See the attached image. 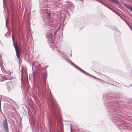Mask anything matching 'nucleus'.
Returning a JSON list of instances; mask_svg holds the SVG:
<instances>
[{
    "label": "nucleus",
    "mask_w": 132,
    "mask_h": 132,
    "mask_svg": "<svg viewBox=\"0 0 132 132\" xmlns=\"http://www.w3.org/2000/svg\"><path fill=\"white\" fill-rule=\"evenodd\" d=\"M50 102L48 104V106L50 110L51 115H47L48 126L51 130H54L56 125L55 121L57 123L59 122L60 113L59 109L55 100L53 98L50 90Z\"/></svg>",
    "instance_id": "f257e3e1"
},
{
    "label": "nucleus",
    "mask_w": 132,
    "mask_h": 132,
    "mask_svg": "<svg viewBox=\"0 0 132 132\" xmlns=\"http://www.w3.org/2000/svg\"><path fill=\"white\" fill-rule=\"evenodd\" d=\"M49 11L47 10L44 9L43 10L42 13L43 16L42 18L41 21L42 24L45 26L53 27L54 22L53 19H49L46 18L47 13Z\"/></svg>",
    "instance_id": "f03ea898"
},
{
    "label": "nucleus",
    "mask_w": 132,
    "mask_h": 132,
    "mask_svg": "<svg viewBox=\"0 0 132 132\" xmlns=\"http://www.w3.org/2000/svg\"><path fill=\"white\" fill-rule=\"evenodd\" d=\"M116 102L114 101H109L107 100L104 101L106 108L108 109L109 111L114 112L116 111V109L114 107V105H113Z\"/></svg>",
    "instance_id": "7ed1b4c3"
},
{
    "label": "nucleus",
    "mask_w": 132,
    "mask_h": 132,
    "mask_svg": "<svg viewBox=\"0 0 132 132\" xmlns=\"http://www.w3.org/2000/svg\"><path fill=\"white\" fill-rule=\"evenodd\" d=\"M12 34V39L13 42V45L15 51V52L16 53V56L18 58V59L19 60V59L20 58V49L19 46L18 45L17 43H15L13 39V34Z\"/></svg>",
    "instance_id": "20e7f679"
},
{
    "label": "nucleus",
    "mask_w": 132,
    "mask_h": 132,
    "mask_svg": "<svg viewBox=\"0 0 132 132\" xmlns=\"http://www.w3.org/2000/svg\"><path fill=\"white\" fill-rule=\"evenodd\" d=\"M56 44L55 43V41H51L50 42V46L51 48H53V51L57 52H59V50L56 45Z\"/></svg>",
    "instance_id": "39448f33"
},
{
    "label": "nucleus",
    "mask_w": 132,
    "mask_h": 132,
    "mask_svg": "<svg viewBox=\"0 0 132 132\" xmlns=\"http://www.w3.org/2000/svg\"><path fill=\"white\" fill-rule=\"evenodd\" d=\"M2 124L4 129L5 130L6 132H9L8 124L6 119H5L3 120Z\"/></svg>",
    "instance_id": "423d86ee"
},
{
    "label": "nucleus",
    "mask_w": 132,
    "mask_h": 132,
    "mask_svg": "<svg viewBox=\"0 0 132 132\" xmlns=\"http://www.w3.org/2000/svg\"><path fill=\"white\" fill-rule=\"evenodd\" d=\"M69 61L72 64V65L74 67H75L77 69L79 70L80 71L82 72L83 73H84L86 75L88 74L90 75L89 74L87 73L85 71L82 70V69L80 68L79 67L76 65L73 62H72L71 60H69Z\"/></svg>",
    "instance_id": "0eeeda50"
},
{
    "label": "nucleus",
    "mask_w": 132,
    "mask_h": 132,
    "mask_svg": "<svg viewBox=\"0 0 132 132\" xmlns=\"http://www.w3.org/2000/svg\"><path fill=\"white\" fill-rule=\"evenodd\" d=\"M14 87L13 83L12 82H9V83L7 84V88L9 91L12 90Z\"/></svg>",
    "instance_id": "6e6552de"
},
{
    "label": "nucleus",
    "mask_w": 132,
    "mask_h": 132,
    "mask_svg": "<svg viewBox=\"0 0 132 132\" xmlns=\"http://www.w3.org/2000/svg\"><path fill=\"white\" fill-rule=\"evenodd\" d=\"M51 34H54V35H55L56 34L57 32L59 30V29H55L53 27L51 29Z\"/></svg>",
    "instance_id": "1a4fd4ad"
},
{
    "label": "nucleus",
    "mask_w": 132,
    "mask_h": 132,
    "mask_svg": "<svg viewBox=\"0 0 132 132\" xmlns=\"http://www.w3.org/2000/svg\"><path fill=\"white\" fill-rule=\"evenodd\" d=\"M65 52H60L62 56L66 60H67L68 57L67 56L64 54Z\"/></svg>",
    "instance_id": "9d476101"
},
{
    "label": "nucleus",
    "mask_w": 132,
    "mask_h": 132,
    "mask_svg": "<svg viewBox=\"0 0 132 132\" xmlns=\"http://www.w3.org/2000/svg\"><path fill=\"white\" fill-rule=\"evenodd\" d=\"M4 72L5 73L6 75L8 76L10 75L11 74V73L9 71L7 70H5L4 71Z\"/></svg>",
    "instance_id": "9b49d317"
},
{
    "label": "nucleus",
    "mask_w": 132,
    "mask_h": 132,
    "mask_svg": "<svg viewBox=\"0 0 132 132\" xmlns=\"http://www.w3.org/2000/svg\"><path fill=\"white\" fill-rule=\"evenodd\" d=\"M52 34L51 33H48L46 35V37L47 38H48L49 39H51L52 38Z\"/></svg>",
    "instance_id": "f8f14e48"
},
{
    "label": "nucleus",
    "mask_w": 132,
    "mask_h": 132,
    "mask_svg": "<svg viewBox=\"0 0 132 132\" xmlns=\"http://www.w3.org/2000/svg\"><path fill=\"white\" fill-rule=\"evenodd\" d=\"M44 76V77L45 78V80H44V85H45V84H46V77H47V73L46 72H45L44 73V75H43Z\"/></svg>",
    "instance_id": "ddd939ff"
},
{
    "label": "nucleus",
    "mask_w": 132,
    "mask_h": 132,
    "mask_svg": "<svg viewBox=\"0 0 132 132\" xmlns=\"http://www.w3.org/2000/svg\"><path fill=\"white\" fill-rule=\"evenodd\" d=\"M97 0V1H99V2H100V3H102L103 5H105V6H106L110 10H112V9L111 7H109V6H107V5H106L104 3H103L101 1H99V0Z\"/></svg>",
    "instance_id": "4468645a"
},
{
    "label": "nucleus",
    "mask_w": 132,
    "mask_h": 132,
    "mask_svg": "<svg viewBox=\"0 0 132 132\" xmlns=\"http://www.w3.org/2000/svg\"><path fill=\"white\" fill-rule=\"evenodd\" d=\"M112 116V117H111L112 118L113 120H116H116H118V118L117 116Z\"/></svg>",
    "instance_id": "2eb2a0df"
},
{
    "label": "nucleus",
    "mask_w": 132,
    "mask_h": 132,
    "mask_svg": "<svg viewBox=\"0 0 132 132\" xmlns=\"http://www.w3.org/2000/svg\"><path fill=\"white\" fill-rule=\"evenodd\" d=\"M126 7L132 12V7L129 5H126Z\"/></svg>",
    "instance_id": "dca6fc26"
},
{
    "label": "nucleus",
    "mask_w": 132,
    "mask_h": 132,
    "mask_svg": "<svg viewBox=\"0 0 132 132\" xmlns=\"http://www.w3.org/2000/svg\"><path fill=\"white\" fill-rule=\"evenodd\" d=\"M7 79L6 77H4L1 78H0V81L2 82L5 80H7Z\"/></svg>",
    "instance_id": "f3484780"
},
{
    "label": "nucleus",
    "mask_w": 132,
    "mask_h": 132,
    "mask_svg": "<svg viewBox=\"0 0 132 132\" xmlns=\"http://www.w3.org/2000/svg\"><path fill=\"white\" fill-rule=\"evenodd\" d=\"M21 70H22V72H21V80L22 82L23 81V71L22 70V69H21Z\"/></svg>",
    "instance_id": "a211bd4d"
},
{
    "label": "nucleus",
    "mask_w": 132,
    "mask_h": 132,
    "mask_svg": "<svg viewBox=\"0 0 132 132\" xmlns=\"http://www.w3.org/2000/svg\"><path fill=\"white\" fill-rule=\"evenodd\" d=\"M48 16V19H50L51 18V14L50 12L49 11L48 13H47L46 17Z\"/></svg>",
    "instance_id": "6ab92c4d"
},
{
    "label": "nucleus",
    "mask_w": 132,
    "mask_h": 132,
    "mask_svg": "<svg viewBox=\"0 0 132 132\" xmlns=\"http://www.w3.org/2000/svg\"><path fill=\"white\" fill-rule=\"evenodd\" d=\"M112 98H113V97H111V96H109L108 98H107V99L108 100H110V99H111Z\"/></svg>",
    "instance_id": "aec40b11"
},
{
    "label": "nucleus",
    "mask_w": 132,
    "mask_h": 132,
    "mask_svg": "<svg viewBox=\"0 0 132 132\" xmlns=\"http://www.w3.org/2000/svg\"><path fill=\"white\" fill-rule=\"evenodd\" d=\"M6 26L7 27V19H6Z\"/></svg>",
    "instance_id": "412c9836"
},
{
    "label": "nucleus",
    "mask_w": 132,
    "mask_h": 132,
    "mask_svg": "<svg viewBox=\"0 0 132 132\" xmlns=\"http://www.w3.org/2000/svg\"><path fill=\"white\" fill-rule=\"evenodd\" d=\"M126 23H127V24L128 25V26H129V27L130 28V29H131V28L130 26H129V25L128 24V23H127V22H126Z\"/></svg>",
    "instance_id": "4be33fe9"
},
{
    "label": "nucleus",
    "mask_w": 132,
    "mask_h": 132,
    "mask_svg": "<svg viewBox=\"0 0 132 132\" xmlns=\"http://www.w3.org/2000/svg\"><path fill=\"white\" fill-rule=\"evenodd\" d=\"M130 87H132V84H131L130 85Z\"/></svg>",
    "instance_id": "5701e85b"
},
{
    "label": "nucleus",
    "mask_w": 132,
    "mask_h": 132,
    "mask_svg": "<svg viewBox=\"0 0 132 132\" xmlns=\"http://www.w3.org/2000/svg\"><path fill=\"white\" fill-rule=\"evenodd\" d=\"M70 57H71L72 56V55H71V54H70Z\"/></svg>",
    "instance_id": "b1692460"
},
{
    "label": "nucleus",
    "mask_w": 132,
    "mask_h": 132,
    "mask_svg": "<svg viewBox=\"0 0 132 132\" xmlns=\"http://www.w3.org/2000/svg\"><path fill=\"white\" fill-rule=\"evenodd\" d=\"M8 82L9 83H8V84L9 83V82H11V81H10H10H8Z\"/></svg>",
    "instance_id": "393cba45"
},
{
    "label": "nucleus",
    "mask_w": 132,
    "mask_h": 132,
    "mask_svg": "<svg viewBox=\"0 0 132 132\" xmlns=\"http://www.w3.org/2000/svg\"><path fill=\"white\" fill-rule=\"evenodd\" d=\"M45 1H46V0H45ZM45 3V4H46V3Z\"/></svg>",
    "instance_id": "a878e982"
},
{
    "label": "nucleus",
    "mask_w": 132,
    "mask_h": 132,
    "mask_svg": "<svg viewBox=\"0 0 132 132\" xmlns=\"http://www.w3.org/2000/svg\"><path fill=\"white\" fill-rule=\"evenodd\" d=\"M3 0V2H4V0Z\"/></svg>",
    "instance_id": "bb28decb"
},
{
    "label": "nucleus",
    "mask_w": 132,
    "mask_h": 132,
    "mask_svg": "<svg viewBox=\"0 0 132 132\" xmlns=\"http://www.w3.org/2000/svg\"><path fill=\"white\" fill-rule=\"evenodd\" d=\"M120 16V17L121 18H122V17H121V16Z\"/></svg>",
    "instance_id": "cd10ccee"
},
{
    "label": "nucleus",
    "mask_w": 132,
    "mask_h": 132,
    "mask_svg": "<svg viewBox=\"0 0 132 132\" xmlns=\"http://www.w3.org/2000/svg\"><path fill=\"white\" fill-rule=\"evenodd\" d=\"M116 83H117V84H118V82H117Z\"/></svg>",
    "instance_id": "c85d7f7f"
}]
</instances>
